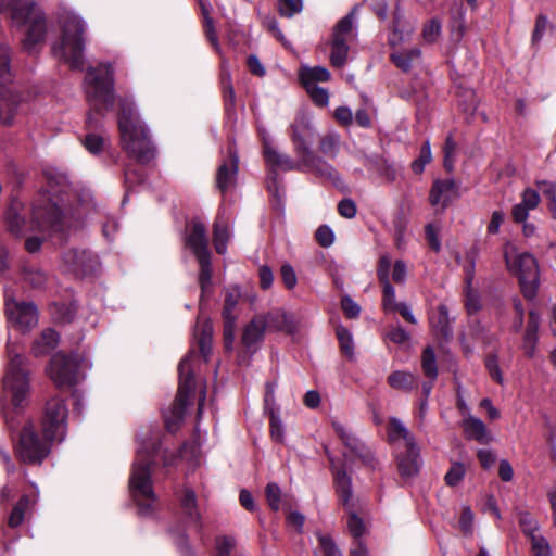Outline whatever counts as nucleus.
Segmentation results:
<instances>
[{
  "instance_id": "obj_1",
  "label": "nucleus",
  "mask_w": 556,
  "mask_h": 556,
  "mask_svg": "<svg viewBox=\"0 0 556 556\" xmlns=\"http://www.w3.org/2000/svg\"><path fill=\"white\" fill-rule=\"evenodd\" d=\"M8 366L2 379L1 408L5 422L14 427L16 410L23 408L30 391L26 359L20 339L11 333L7 344Z\"/></svg>"
},
{
  "instance_id": "obj_2",
  "label": "nucleus",
  "mask_w": 556,
  "mask_h": 556,
  "mask_svg": "<svg viewBox=\"0 0 556 556\" xmlns=\"http://www.w3.org/2000/svg\"><path fill=\"white\" fill-rule=\"evenodd\" d=\"M60 38L52 45V53L74 70L84 66V34L86 23L75 12L63 9L58 15Z\"/></svg>"
},
{
  "instance_id": "obj_3",
  "label": "nucleus",
  "mask_w": 556,
  "mask_h": 556,
  "mask_svg": "<svg viewBox=\"0 0 556 556\" xmlns=\"http://www.w3.org/2000/svg\"><path fill=\"white\" fill-rule=\"evenodd\" d=\"M118 128L123 148L130 157L142 164L149 163L154 157L153 144L132 103L124 101L121 104Z\"/></svg>"
},
{
  "instance_id": "obj_4",
  "label": "nucleus",
  "mask_w": 556,
  "mask_h": 556,
  "mask_svg": "<svg viewBox=\"0 0 556 556\" xmlns=\"http://www.w3.org/2000/svg\"><path fill=\"white\" fill-rule=\"evenodd\" d=\"M155 443L156 440H153L149 446L140 445L138 447L129 478L131 496L138 505L139 514L143 516L152 514L156 502L150 471Z\"/></svg>"
},
{
  "instance_id": "obj_5",
  "label": "nucleus",
  "mask_w": 556,
  "mask_h": 556,
  "mask_svg": "<svg viewBox=\"0 0 556 556\" xmlns=\"http://www.w3.org/2000/svg\"><path fill=\"white\" fill-rule=\"evenodd\" d=\"M65 179L60 177L55 185L63 186ZM65 214L61 208V200L54 190V181L49 180L48 189L40 192L33 202L31 205V226L30 229L56 232L61 231L65 225Z\"/></svg>"
},
{
  "instance_id": "obj_6",
  "label": "nucleus",
  "mask_w": 556,
  "mask_h": 556,
  "mask_svg": "<svg viewBox=\"0 0 556 556\" xmlns=\"http://www.w3.org/2000/svg\"><path fill=\"white\" fill-rule=\"evenodd\" d=\"M11 18L16 27H25L23 48L33 52L47 33L45 14L35 0H11Z\"/></svg>"
},
{
  "instance_id": "obj_7",
  "label": "nucleus",
  "mask_w": 556,
  "mask_h": 556,
  "mask_svg": "<svg viewBox=\"0 0 556 556\" xmlns=\"http://www.w3.org/2000/svg\"><path fill=\"white\" fill-rule=\"evenodd\" d=\"M85 89L91 112L88 123L93 122V113L102 115L113 109V71L109 64H100L88 70L85 78Z\"/></svg>"
},
{
  "instance_id": "obj_8",
  "label": "nucleus",
  "mask_w": 556,
  "mask_h": 556,
  "mask_svg": "<svg viewBox=\"0 0 556 556\" xmlns=\"http://www.w3.org/2000/svg\"><path fill=\"white\" fill-rule=\"evenodd\" d=\"M506 266L510 273L518 276L521 291L527 299H533L539 287V269L535 258L527 252H521L513 243L504 247Z\"/></svg>"
},
{
  "instance_id": "obj_9",
  "label": "nucleus",
  "mask_w": 556,
  "mask_h": 556,
  "mask_svg": "<svg viewBox=\"0 0 556 556\" xmlns=\"http://www.w3.org/2000/svg\"><path fill=\"white\" fill-rule=\"evenodd\" d=\"M197 358V355L193 352H190L180 361L178 365V393L169 415H165V424L169 432H175L179 422L184 419L186 408L189 404V397L194 389L193 368Z\"/></svg>"
},
{
  "instance_id": "obj_10",
  "label": "nucleus",
  "mask_w": 556,
  "mask_h": 556,
  "mask_svg": "<svg viewBox=\"0 0 556 556\" xmlns=\"http://www.w3.org/2000/svg\"><path fill=\"white\" fill-rule=\"evenodd\" d=\"M388 434L392 442L403 441L404 451L397 453L399 472L404 479L413 478L418 473L421 464L419 450L413 434L395 417H392L389 421Z\"/></svg>"
},
{
  "instance_id": "obj_11",
  "label": "nucleus",
  "mask_w": 556,
  "mask_h": 556,
  "mask_svg": "<svg viewBox=\"0 0 556 556\" xmlns=\"http://www.w3.org/2000/svg\"><path fill=\"white\" fill-rule=\"evenodd\" d=\"M55 439L47 438L38 432L34 422L26 421L21 430L15 447L18 458L26 464H40L50 453L51 443Z\"/></svg>"
},
{
  "instance_id": "obj_12",
  "label": "nucleus",
  "mask_w": 556,
  "mask_h": 556,
  "mask_svg": "<svg viewBox=\"0 0 556 556\" xmlns=\"http://www.w3.org/2000/svg\"><path fill=\"white\" fill-rule=\"evenodd\" d=\"M87 364L78 354H55L47 368V374L58 388H71L79 380V370Z\"/></svg>"
},
{
  "instance_id": "obj_13",
  "label": "nucleus",
  "mask_w": 556,
  "mask_h": 556,
  "mask_svg": "<svg viewBox=\"0 0 556 556\" xmlns=\"http://www.w3.org/2000/svg\"><path fill=\"white\" fill-rule=\"evenodd\" d=\"M68 409L65 401L60 396L49 399L45 405L41 419V432L47 438L62 441L66 433Z\"/></svg>"
},
{
  "instance_id": "obj_14",
  "label": "nucleus",
  "mask_w": 556,
  "mask_h": 556,
  "mask_svg": "<svg viewBox=\"0 0 556 556\" xmlns=\"http://www.w3.org/2000/svg\"><path fill=\"white\" fill-rule=\"evenodd\" d=\"M10 80L8 50L0 45V123L11 125L18 111V98L4 84Z\"/></svg>"
},
{
  "instance_id": "obj_15",
  "label": "nucleus",
  "mask_w": 556,
  "mask_h": 556,
  "mask_svg": "<svg viewBox=\"0 0 556 556\" xmlns=\"http://www.w3.org/2000/svg\"><path fill=\"white\" fill-rule=\"evenodd\" d=\"M5 312L9 324L22 333L30 331L38 324L37 308L33 303L8 298Z\"/></svg>"
},
{
  "instance_id": "obj_16",
  "label": "nucleus",
  "mask_w": 556,
  "mask_h": 556,
  "mask_svg": "<svg viewBox=\"0 0 556 556\" xmlns=\"http://www.w3.org/2000/svg\"><path fill=\"white\" fill-rule=\"evenodd\" d=\"M353 22V14H348L338 22L333 29L330 62L334 67H342L346 63L349 54L348 40L352 36Z\"/></svg>"
},
{
  "instance_id": "obj_17",
  "label": "nucleus",
  "mask_w": 556,
  "mask_h": 556,
  "mask_svg": "<svg viewBox=\"0 0 556 556\" xmlns=\"http://www.w3.org/2000/svg\"><path fill=\"white\" fill-rule=\"evenodd\" d=\"M291 140L294 146L296 155L311 154V143L315 137V127L313 126L311 117L305 113H299L291 125Z\"/></svg>"
},
{
  "instance_id": "obj_18",
  "label": "nucleus",
  "mask_w": 556,
  "mask_h": 556,
  "mask_svg": "<svg viewBox=\"0 0 556 556\" xmlns=\"http://www.w3.org/2000/svg\"><path fill=\"white\" fill-rule=\"evenodd\" d=\"M332 427L337 435L341 439L343 444L350 450L352 455H355L365 465L375 467V457L372 453L367 450L358 439L352 433V431L343 424L333 420Z\"/></svg>"
},
{
  "instance_id": "obj_19",
  "label": "nucleus",
  "mask_w": 556,
  "mask_h": 556,
  "mask_svg": "<svg viewBox=\"0 0 556 556\" xmlns=\"http://www.w3.org/2000/svg\"><path fill=\"white\" fill-rule=\"evenodd\" d=\"M458 197V186L454 179H437L432 184L429 202L434 207L445 210Z\"/></svg>"
},
{
  "instance_id": "obj_20",
  "label": "nucleus",
  "mask_w": 556,
  "mask_h": 556,
  "mask_svg": "<svg viewBox=\"0 0 556 556\" xmlns=\"http://www.w3.org/2000/svg\"><path fill=\"white\" fill-rule=\"evenodd\" d=\"M185 242L186 247L191 250L197 258L211 255L206 227L200 220L194 219L188 226Z\"/></svg>"
},
{
  "instance_id": "obj_21",
  "label": "nucleus",
  "mask_w": 556,
  "mask_h": 556,
  "mask_svg": "<svg viewBox=\"0 0 556 556\" xmlns=\"http://www.w3.org/2000/svg\"><path fill=\"white\" fill-rule=\"evenodd\" d=\"M264 156L266 162L281 170H304L303 155H298V161L286 153H280L274 149L264 138Z\"/></svg>"
},
{
  "instance_id": "obj_22",
  "label": "nucleus",
  "mask_w": 556,
  "mask_h": 556,
  "mask_svg": "<svg viewBox=\"0 0 556 556\" xmlns=\"http://www.w3.org/2000/svg\"><path fill=\"white\" fill-rule=\"evenodd\" d=\"M229 162H224L217 169L216 182L222 192L235 187L238 175L239 157L235 151L229 150Z\"/></svg>"
},
{
  "instance_id": "obj_23",
  "label": "nucleus",
  "mask_w": 556,
  "mask_h": 556,
  "mask_svg": "<svg viewBox=\"0 0 556 556\" xmlns=\"http://www.w3.org/2000/svg\"><path fill=\"white\" fill-rule=\"evenodd\" d=\"M303 163L304 170H307L321 179L331 181L334 185L339 181V175L336 168L328 162L315 155L313 152L303 157Z\"/></svg>"
},
{
  "instance_id": "obj_24",
  "label": "nucleus",
  "mask_w": 556,
  "mask_h": 556,
  "mask_svg": "<svg viewBox=\"0 0 556 556\" xmlns=\"http://www.w3.org/2000/svg\"><path fill=\"white\" fill-rule=\"evenodd\" d=\"M541 201L539 191L532 188H526L521 193V201L511 208V217L515 223H525L530 211L538 207Z\"/></svg>"
},
{
  "instance_id": "obj_25",
  "label": "nucleus",
  "mask_w": 556,
  "mask_h": 556,
  "mask_svg": "<svg viewBox=\"0 0 556 556\" xmlns=\"http://www.w3.org/2000/svg\"><path fill=\"white\" fill-rule=\"evenodd\" d=\"M263 316L267 318L266 328L268 329L286 333H294L298 330V323L294 316L283 309L275 308Z\"/></svg>"
},
{
  "instance_id": "obj_26",
  "label": "nucleus",
  "mask_w": 556,
  "mask_h": 556,
  "mask_svg": "<svg viewBox=\"0 0 556 556\" xmlns=\"http://www.w3.org/2000/svg\"><path fill=\"white\" fill-rule=\"evenodd\" d=\"M180 508L185 518L194 525L197 531L201 532L203 527L202 516L198 508L197 495L192 489L186 488L182 491Z\"/></svg>"
},
{
  "instance_id": "obj_27",
  "label": "nucleus",
  "mask_w": 556,
  "mask_h": 556,
  "mask_svg": "<svg viewBox=\"0 0 556 556\" xmlns=\"http://www.w3.org/2000/svg\"><path fill=\"white\" fill-rule=\"evenodd\" d=\"M267 325V318L263 314L256 315L244 328L242 333V343L245 348H254L263 340Z\"/></svg>"
},
{
  "instance_id": "obj_28",
  "label": "nucleus",
  "mask_w": 556,
  "mask_h": 556,
  "mask_svg": "<svg viewBox=\"0 0 556 556\" xmlns=\"http://www.w3.org/2000/svg\"><path fill=\"white\" fill-rule=\"evenodd\" d=\"M462 426L467 439L475 440L479 443H488L491 441V435L481 419L469 415L463 419Z\"/></svg>"
},
{
  "instance_id": "obj_29",
  "label": "nucleus",
  "mask_w": 556,
  "mask_h": 556,
  "mask_svg": "<svg viewBox=\"0 0 556 556\" xmlns=\"http://www.w3.org/2000/svg\"><path fill=\"white\" fill-rule=\"evenodd\" d=\"M23 210V203L17 199H13L5 215V220L10 232L16 236H22L26 231V223L24 217L21 215Z\"/></svg>"
},
{
  "instance_id": "obj_30",
  "label": "nucleus",
  "mask_w": 556,
  "mask_h": 556,
  "mask_svg": "<svg viewBox=\"0 0 556 556\" xmlns=\"http://www.w3.org/2000/svg\"><path fill=\"white\" fill-rule=\"evenodd\" d=\"M540 327V317L536 313L530 312L527 330L523 337V351L527 356L533 357L538 342V330Z\"/></svg>"
},
{
  "instance_id": "obj_31",
  "label": "nucleus",
  "mask_w": 556,
  "mask_h": 556,
  "mask_svg": "<svg viewBox=\"0 0 556 556\" xmlns=\"http://www.w3.org/2000/svg\"><path fill=\"white\" fill-rule=\"evenodd\" d=\"M430 326L438 336L444 339L451 336L448 312L444 304H440L437 313L430 316Z\"/></svg>"
},
{
  "instance_id": "obj_32",
  "label": "nucleus",
  "mask_w": 556,
  "mask_h": 556,
  "mask_svg": "<svg viewBox=\"0 0 556 556\" xmlns=\"http://www.w3.org/2000/svg\"><path fill=\"white\" fill-rule=\"evenodd\" d=\"M421 58V50L413 47L407 50L396 51L391 54L392 62L402 71L407 72Z\"/></svg>"
},
{
  "instance_id": "obj_33",
  "label": "nucleus",
  "mask_w": 556,
  "mask_h": 556,
  "mask_svg": "<svg viewBox=\"0 0 556 556\" xmlns=\"http://www.w3.org/2000/svg\"><path fill=\"white\" fill-rule=\"evenodd\" d=\"M59 342V336L53 329H46L33 344V354L41 356L52 351Z\"/></svg>"
},
{
  "instance_id": "obj_34",
  "label": "nucleus",
  "mask_w": 556,
  "mask_h": 556,
  "mask_svg": "<svg viewBox=\"0 0 556 556\" xmlns=\"http://www.w3.org/2000/svg\"><path fill=\"white\" fill-rule=\"evenodd\" d=\"M90 260V254L86 251L68 250L63 255V261L68 269L75 271L86 273L89 268L87 262Z\"/></svg>"
},
{
  "instance_id": "obj_35",
  "label": "nucleus",
  "mask_w": 556,
  "mask_h": 556,
  "mask_svg": "<svg viewBox=\"0 0 556 556\" xmlns=\"http://www.w3.org/2000/svg\"><path fill=\"white\" fill-rule=\"evenodd\" d=\"M388 383L393 389L410 391L416 384V377L410 372L396 370L388 377Z\"/></svg>"
},
{
  "instance_id": "obj_36",
  "label": "nucleus",
  "mask_w": 556,
  "mask_h": 556,
  "mask_svg": "<svg viewBox=\"0 0 556 556\" xmlns=\"http://www.w3.org/2000/svg\"><path fill=\"white\" fill-rule=\"evenodd\" d=\"M300 78L303 85L316 84V81H328L330 79V72L323 66H304L300 71Z\"/></svg>"
},
{
  "instance_id": "obj_37",
  "label": "nucleus",
  "mask_w": 556,
  "mask_h": 556,
  "mask_svg": "<svg viewBox=\"0 0 556 556\" xmlns=\"http://www.w3.org/2000/svg\"><path fill=\"white\" fill-rule=\"evenodd\" d=\"M334 480L344 504L349 502L352 495L351 479L344 470L336 467L334 460L329 456Z\"/></svg>"
},
{
  "instance_id": "obj_38",
  "label": "nucleus",
  "mask_w": 556,
  "mask_h": 556,
  "mask_svg": "<svg viewBox=\"0 0 556 556\" xmlns=\"http://www.w3.org/2000/svg\"><path fill=\"white\" fill-rule=\"evenodd\" d=\"M201 11L204 20V31L205 36L208 39V41L212 43V46L215 48L217 52L220 51V46L218 42L217 33L215 29L214 21L210 15L211 5L208 3H204L203 1H200Z\"/></svg>"
},
{
  "instance_id": "obj_39",
  "label": "nucleus",
  "mask_w": 556,
  "mask_h": 556,
  "mask_svg": "<svg viewBox=\"0 0 556 556\" xmlns=\"http://www.w3.org/2000/svg\"><path fill=\"white\" fill-rule=\"evenodd\" d=\"M340 149V135L336 131H329L320 137L319 151L331 159H334Z\"/></svg>"
},
{
  "instance_id": "obj_40",
  "label": "nucleus",
  "mask_w": 556,
  "mask_h": 556,
  "mask_svg": "<svg viewBox=\"0 0 556 556\" xmlns=\"http://www.w3.org/2000/svg\"><path fill=\"white\" fill-rule=\"evenodd\" d=\"M421 367L426 377L434 380L438 376V367L434 351L431 346H427L421 355Z\"/></svg>"
},
{
  "instance_id": "obj_41",
  "label": "nucleus",
  "mask_w": 556,
  "mask_h": 556,
  "mask_svg": "<svg viewBox=\"0 0 556 556\" xmlns=\"http://www.w3.org/2000/svg\"><path fill=\"white\" fill-rule=\"evenodd\" d=\"M229 229L226 224L216 222L214 225V247L218 254H224L229 239Z\"/></svg>"
},
{
  "instance_id": "obj_42",
  "label": "nucleus",
  "mask_w": 556,
  "mask_h": 556,
  "mask_svg": "<svg viewBox=\"0 0 556 556\" xmlns=\"http://www.w3.org/2000/svg\"><path fill=\"white\" fill-rule=\"evenodd\" d=\"M442 33V24L438 18H431L424 24L421 36L425 42L434 43Z\"/></svg>"
},
{
  "instance_id": "obj_43",
  "label": "nucleus",
  "mask_w": 556,
  "mask_h": 556,
  "mask_svg": "<svg viewBox=\"0 0 556 556\" xmlns=\"http://www.w3.org/2000/svg\"><path fill=\"white\" fill-rule=\"evenodd\" d=\"M24 280L29 283L33 288H42L47 281L46 274L34 266H25L23 268Z\"/></svg>"
},
{
  "instance_id": "obj_44",
  "label": "nucleus",
  "mask_w": 556,
  "mask_h": 556,
  "mask_svg": "<svg viewBox=\"0 0 556 556\" xmlns=\"http://www.w3.org/2000/svg\"><path fill=\"white\" fill-rule=\"evenodd\" d=\"M29 498L27 496H23L17 504L12 509L10 516H9V526L12 528L18 527L25 517V513L29 507Z\"/></svg>"
},
{
  "instance_id": "obj_45",
  "label": "nucleus",
  "mask_w": 556,
  "mask_h": 556,
  "mask_svg": "<svg viewBox=\"0 0 556 556\" xmlns=\"http://www.w3.org/2000/svg\"><path fill=\"white\" fill-rule=\"evenodd\" d=\"M539 191L546 198L547 206L553 214V217L556 218V185L551 181H539L538 182Z\"/></svg>"
},
{
  "instance_id": "obj_46",
  "label": "nucleus",
  "mask_w": 556,
  "mask_h": 556,
  "mask_svg": "<svg viewBox=\"0 0 556 556\" xmlns=\"http://www.w3.org/2000/svg\"><path fill=\"white\" fill-rule=\"evenodd\" d=\"M212 333L213 328L210 323H205L201 328L200 337L198 338L199 349L204 359H207L212 349Z\"/></svg>"
},
{
  "instance_id": "obj_47",
  "label": "nucleus",
  "mask_w": 556,
  "mask_h": 556,
  "mask_svg": "<svg viewBox=\"0 0 556 556\" xmlns=\"http://www.w3.org/2000/svg\"><path fill=\"white\" fill-rule=\"evenodd\" d=\"M336 334L342 352L349 357H352L354 354V342L352 333L343 326H338L336 329Z\"/></svg>"
},
{
  "instance_id": "obj_48",
  "label": "nucleus",
  "mask_w": 556,
  "mask_h": 556,
  "mask_svg": "<svg viewBox=\"0 0 556 556\" xmlns=\"http://www.w3.org/2000/svg\"><path fill=\"white\" fill-rule=\"evenodd\" d=\"M197 260L200 264L199 282L201 285L202 292L204 293L212 279L211 255L202 256Z\"/></svg>"
},
{
  "instance_id": "obj_49",
  "label": "nucleus",
  "mask_w": 556,
  "mask_h": 556,
  "mask_svg": "<svg viewBox=\"0 0 556 556\" xmlns=\"http://www.w3.org/2000/svg\"><path fill=\"white\" fill-rule=\"evenodd\" d=\"M432 154L429 141L424 142L419 157L413 162L412 169L415 174H421L425 166L431 161Z\"/></svg>"
},
{
  "instance_id": "obj_50",
  "label": "nucleus",
  "mask_w": 556,
  "mask_h": 556,
  "mask_svg": "<svg viewBox=\"0 0 556 556\" xmlns=\"http://www.w3.org/2000/svg\"><path fill=\"white\" fill-rule=\"evenodd\" d=\"M519 525L528 538L539 533L538 521L527 511L519 514Z\"/></svg>"
},
{
  "instance_id": "obj_51",
  "label": "nucleus",
  "mask_w": 556,
  "mask_h": 556,
  "mask_svg": "<svg viewBox=\"0 0 556 556\" xmlns=\"http://www.w3.org/2000/svg\"><path fill=\"white\" fill-rule=\"evenodd\" d=\"M265 495L269 507L277 511L280 509L281 490L275 482H269L265 488Z\"/></svg>"
},
{
  "instance_id": "obj_52",
  "label": "nucleus",
  "mask_w": 556,
  "mask_h": 556,
  "mask_svg": "<svg viewBox=\"0 0 556 556\" xmlns=\"http://www.w3.org/2000/svg\"><path fill=\"white\" fill-rule=\"evenodd\" d=\"M315 104L326 106L329 102V93L325 88L316 84L304 85Z\"/></svg>"
},
{
  "instance_id": "obj_53",
  "label": "nucleus",
  "mask_w": 556,
  "mask_h": 556,
  "mask_svg": "<svg viewBox=\"0 0 556 556\" xmlns=\"http://www.w3.org/2000/svg\"><path fill=\"white\" fill-rule=\"evenodd\" d=\"M465 467L462 463H453L445 475V482L450 486L457 485L465 476Z\"/></svg>"
},
{
  "instance_id": "obj_54",
  "label": "nucleus",
  "mask_w": 556,
  "mask_h": 556,
  "mask_svg": "<svg viewBox=\"0 0 556 556\" xmlns=\"http://www.w3.org/2000/svg\"><path fill=\"white\" fill-rule=\"evenodd\" d=\"M531 540V548L535 556H549L551 547L547 540L540 533L529 538Z\"/></svg>"
},
{
  "instance_id": "obj_55",
  "label": "nucleus",
  "mask_w": 556,
  "mask_h": 556,
  "mask_svg": "<svg viewBox=\"0 0 556 556\" xmlns=\"http://www.w3.org/2000/svg\"><path fill=\"white\" fill-rule=\"evenodd\" d=\"M302 0H281L279 2V12L282 16L292 17L302 11Z\"/></svg>"
},
{
  "instance_id": "obj_56",
  "label": "nucleus",
  "mask_w": 556,
  "mask_h": 556,
  "mask_svg": "<svg viewBox=\"0 0 556 556\" xmlns=\"http://www.w3.org/2000/svg\"><path fill=\"white\" fill-rule=\"evenodd\" d=\"M383 286V307L387 311H395L397 308V304L395 301V290L390 283V281L381 282Z\"/></svg>"
},
{
  "instance_id": "obj_57",
  "label": "nucleus",
  "mask_w": 556,
  "mask_h": 556,
  "mask_svg": "<svg viewBox=\"0 0 556 556\" xmlns=\"http://www.w3.org/2000/svg\"><path fill=\"white\" fill-rule=\"evenodd\" d=\"M319 553L323 556H342L331 538L319 535Z\"/></svg>"
},
{
  "instance_id": "obj_58",
  "label": "nucleus",
  "mask_w": 556,
  "mask_h": 556,
  "mask_svg": "<svg viewBox=\"0 0 556 556\" xmlns=\"http://www.w3.org/2000/svg\"><path fill=\"white\" fill-rule=\"evenodd\" d=\"M485 367L492 377L497 383L503 384L504 378L498 365V359L496 355H489L485 359Z\"/></svg>"
},
{
  "instance_id": "obj_59",
  "label": "nucleus",
  "mask_w": 556,
  "mask_h": 556,
  "mask_svg": "<svg viewBox=\"0 0 556 556\" xmlns=\"http://www.w3.org/2000/svg\"><path fill=\"white\" fill-rule=\"evenodd\" d=\"M239 295L240 294H239L238 290H233L226 294L225 305H224V311H223L224 318H228V319L235 318V315L232 313H233L235 307L238 304Z\"/></svg>"
},
{
  "instance_id": "obj_60",
  "label": "nucleus",
  "mask_w": 556,
  "mask_h": 556,
  "mask_svg": "<svg viewBox=\"0 0 556 556\" xmlns=\"http://www.w3.org/2000/svg\"><path fill=\"white\" fill-rule=\"evenodd\" d=\"M456 150V143L453 138L448 136L444 143V167L451 172L454 167V153Z\"/></svg>"
},
{
  "instance_id": "obj_61",
  "label": "nucleus",
  "mask_w": 556,
  "mask_h": 556,
  "mask_svg": "<svg viewBox=\"0 0 556 556\" xmlns=\"http://www.w3.org/2000/svg\"><path fill=\"white\" fill-rule=\"evenodd\" d=\"M348 528L354 538H361L365 533L363 520L354 513H351L349 516Z\"/></svg>"
},
{
  "instance_id": "obj_62",
  "label": "nucleus",
  "mask_w": 556,
  "mask_h": 556,
  "mask_svg": "<svg viewBox=\"0 0 556 556\" xmlns=\"http://www.w3.org/2000/svg\"><path fill=\"white\" fill-rule=\"evenodd\" d=\"M84 146L90 153L97 154L102 150L104 139L98 135L89 134L84 140Z\"/></svg>"
},
{
  "instance_id": "obj_63",
  "label": "nucleus",
  "mask_w": 556,
  "mask_h": 556,
  "mask_svg": "<svg viewBox=\"0 0 556 556\" xmlns=\"http://www.w3.org/2000/svg\"><path fill=\"white\" fill-rule=\"evenodd\" d=\"M280 276L287 289H293L296 286L298 277L291 265H282Z\"/></svg>"
},
{
  "instance_id": "obj_64",
  "label": "nucleus",
  "mask_w": 556,
  "mask_h": 556,
  "mask_svg": "<svg viewBox=\"0 0 556 556\" xmlns=\"http://www.w3.org/2000/svg\"><path fill=\"white\" fill-rule=\"evenodd\" d=\"M316 239L321 247L328 248L334 241V233L330 227L324 225L317 229Z\"/></svg>"
}]
</instances>
